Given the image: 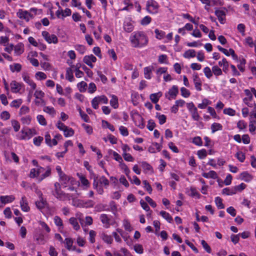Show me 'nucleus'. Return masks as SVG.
<instances>
[{"mask_svg":"<svg viewBox=\"0 0 256 256\" xmlns=\"http://www.w3.org/2000/svg\"><path fill=\"white\" fill-rule=\"evenodd\" d=\"M83 61L85 64L86 63V61L88 62H95L96 61V58L92 54H90V56H85L84 58Z\"/></svg>","mask_w":256,"mask_h":256,"instance_id":"obj_29","label":"nucleus"},{"mask_svg":"<svg viewBox=\"0 0 256 256\" xmlns=\"http://www.w3.org/2000/svg\"><path fill=\"white\" fill-rule=\"evenodd\" d=\"M135 124L140 128H143L144 127L143 118L140 114H137L135 118Z\"/></svg>","mask_w":256,"mask_h":256,"instance_id":"obj_12","label":"nucleus"},{"mask_svg":"<svg viewBox=\"0 0 256 256\" xmlns=\"http://www.w3.org/2000/svg\"><path fill=\"white\" fill-rule=\"evenodd\" d=\"M100 220L105 228H108L110 227L111 220L107 214H102L100 216Z\"/></svg>","mask_w":256,"mask_h":256,"instance_id":"obj_7","label":"nucleus"},{"mask_svg":"<svg viewBox=\"0 0 256 256\" xmlns=\"http://www.w3.org/2000/svg\"><path fill=\"white\" fill-rule=\"evenodd\" d=\"M66 244V248L70 250L73 244V240L70 238H66L65 239Z\"/></svg>","mask_w":256,"mask_h":256,"instance_id":"obj_47","label":"nucleus"},{"mask_svg":"<svg viewBox=\"0 0 256 256\" xmlns=\"http://www.w3.org/2000/svg\"><path fill=\"white\" fill-rule=\"evenodd\" d=\"M201 244L202 246L204 248L206 251L207 252L210 254L212 252V250L209 245L204 240H201Z\"/></svg>","mask_w":256,"mask_h":256,"instance_id":"obj_49","label":"nucleus"},{"mask_svg":"<svg viewBox=\"0 0 256 256\" xmlns=\"http://www.w3.org/2000/svg\"><path fill=\"white\" fill-rule=\"evenodd\" d=\"M38 195H39V197H40V201L36 202V207L38 209L42 210L45 207V206L46 204V200H44V198L42 196V194L41 192H38Z\"/></svg>","mask_w":256,"mask_h":256,"instance_id":"obj_8","label":"nucleus"},{"mask_svg":"<svg viewBox=\"0 0 256 256\" xmlns=\"http://www.w3.org/2000/svg\"><path fill=\"white\" fill-rule=\"evenodd\" d=\"M246 44H248L250 47L252 48L256 44L254 42L252 37L248 36L245 40Z\"/></svg>","mask_w":256,"mask_h":256,"instance_id":"obj_60","label":"nucleus"},{"mask_svg":"<svg viewBox=\"0 0 256 256\" xmlns=\"http://www.w3.org/2000/svg\"><path fill=\"white\" fill-rule=\"evenodd\" d=\"M70 223L72 226L73 228L76 230H78L80 229V226L78 224V220L76 218L72 217L69 219Z\"/></svg>","mask_w":256,"mask_h":256,"instance_id":"obj_23","label":"nucleus"},{"mask_svg":"<svg viewBox=\"0 0 256 256\" xmlns=\"http://www.w3.org/2000/svg\"><path fill=\"white\" fill-rule=\"evenodd\" d=\"M134 250L138 254H142L144 252V249L142 245L140 244H136L134 246Z\"/></svg>","mask_w":256,"mask_h":256,"instance_id":"obj_56","label":"nucleus"},{"mask_svg":"<svg viewBox=\"0 0 256 256\" xmlns=\"http://www.w3.org/2000/svg\"><path fill=\"white\" fill-rule=\"evenodd\" d=\"M204 72L206 76L208 78H210L212 76V72L210 68L208 66L206 67L204 69Z\"/></svg>","mask_w":256,"mask_h":256,"instance_id":"obj_46","label":"nucleus"},{"mask_svg":"<svg viewBox=\"0 0 256 256\" xmlns=\"http://www.w3.org/2000/svg\"><path fill=\"white\" fill-rule=\"evenodd\" d=\"M183 56L187 58H194L196 56V51L194 50H188L185 52Z\"/></svg>","mask_w":256,"mask_h":256,"instance_id":"obj_25","label":"nucleus"},{"mask_svg":"<svg viewBox=\"0 0 256 256\" xmlns=\"http://www.w3.org/2000/svg\"><path fill=\"white\" fill-rule=\"evenodd\" d=\"M44 111L50 114L54 115L56 114V110L54 108L50 106H44Z\"/></svg>","mask_w":256,"mask_h":256,"instance_id":"obj_44","label":"nucleus"},{"mask_svg":"<svg viewBox=\"0 0 256 256\" xmlns=\"http://www.w3.org/2000/svg\"><path fill=\"white\" fill-rule=\"evenodd\" d=\"M215 202H216V206H218V208H219V209L224 208V206L222 202V199L220 198L218 196L216 197L215 198Z\"/></svg>","mask_w":256,"mask_h":256,"instance_id":"obj_39","label":"nucleus"},{"mask_svg":"<svg viewBox=\"0 0 256 256\" xmlns=\"http://www.w3.org/2000/svg\"><path fill=\"white\" fill-rule=\"evenodd\" d=\"M180 92L182 96L184 98H188L190 96V91L184 87L180 88Z\"/></svg>","mask_w":256,"mask_h":256,"instance_id":"obj_58","label":"nucleus"},{"mask_svg":"<svg viewBox=\"0 0 256 256\" xmlns=\"http://www.w3.org/2000/svg\"><path fill=\"white\" fill-rule=\"evenodd\" d=\"M144 184V187L146 189V190L150 194L152 192V189L150 184L146 180H144L142 182Z\"/></svg>","mask_w":256,"mask_h":256,"instance_id":"obj_61","label":"nucleus"},{"mask_svg":"<svg viewBox=\"0 0 256 256\" xmlns=\"http://www.w3.org/2000/svg\"><path fill=\"white\" fill-rule=\"evenodd\" d=\"M10 113L7 111H4L0 114V118L4 120L10 119Z\"/></svg>","mask_w":256,"mask_h":256,"instance_id":"obj_63","label":"nucleus"},{"mask_svg":"<svg viewBox=\"0 0 256 256\" xmlns=\"http://www.w3.org/2000/svg\"><path fill=\"white\" fill-rule=\"evenodd\" d=\"M160 214L168 222L170 223L172 221V217L168 212L162 210L160 212Z\"/></svg>","mask_w":256,"mask_h":256,"instance_id":"obj_33","label":"nucleus"},{"mask_svg":"<svg viewBox=\"0 0 256 256\" xmlns=\"http://www.w3.org/2000/svg\"><path fill=\"white\" fill-rule=\"evenodd\" d=\"M110 104L114 108H116L118 106V99L115 96H112L110 100Z\"/></svg>","mask_w":256,"mask_h":256,"instance_id":"obj_31","label":"nucleus"},{"mask_svg":"<svg viewBox=\"0 0 256 256\" xmlns=\"http://www.w3.org/2000/svg\"><path fill=\"white\" fill-rule=\"evenodd\" d=\"M80 204H82V206L86 208H92L94 204V202L92 200H88L85 202L82 201Z\"/></svg>","mask_w":256,"mask_h":256,"instance_id":"obj_41","label":"nucleus"},{"mask_svg":"<svg viewBox=\"0 0 256 256\" xmlns=\"http://www.w3.org/2000/svg\"><path fill=\"white\" fill-rule=\"evenodd\" d=\"M64 132L66 137L71 136L74 134V130L72 128H68V126L64 130Z\"/></svg>","mask_w":256,"mask_h":256,"instance_id":"obj_42","label":"nucleus"},{"mask_svg":"<svg viewBox=\"0 0 256 256\" xmlns=\"http://www.w3.org/2000/svg\"><path fill=\"white\" fill-rule=\"evenodd\" d=\"M244 92H245V94H246V96H247V97H246L243 99V102H250L253 98V96H252V94L251 93L250 91V90L246 89V90H244Z\"/></svg>","mask_w":256,"mask_h":256,"instance_id":"obj_30","label":"nucleus"},{"mask_svg":"<svg viewBox=\"0 0 256 256\" xmlns=\"http://www.w3.org/2000/svg\"><path fill=\"white\" fill-rule=\"evenodd\" d=\"M37 120L39 124L42 126H46L47 124L46 120L42 115H38L37 116Z\"/></svg>","mask_w":256,"mask_h":256,"instance_id":"obj_52","label":"nucleus"},{"mask_svg":"<svg viewBox=\"0 0 256 256\" xmlns=\"http://www.w3.org/2000/svg\"><path fill=\"white\" fill-rule=\"evenodd\" d=\"M75 48L80 54H84L86 51V48L83 45L78 44L75 46Z\"/></svg>","mask_w":256,"mask_h":256,"instance_id":"obj_62","label":"nucleus"},{"mask_svg":"<svg viewBox=\"0 0 256 256\" xmlns=\"http://www.w3.org/2000/svg\"><path fill=\"white\" fill-rule=\"evenodd\" d=\"M120 166L121 169L123 170L124 172V173L126 175V176L128 177V179L130 180H132L130 176H129V174L130 173V170H129L127 166L122 162H120Z\"/></svg>","mask_w":256,"mask_h":256,"instance_id":"obj_24","label":"nucleus"},{"mask_svg":"<svg viewBox=\"0 0 256 256\" xmlns=\"http://www.w3.org/2000/svg\"><path fill=\"white\" fill-rule=\"evenodd\" d=\"M156 118L158 119L160 124H162L166 122V116L164 114H160L159 113L156 114Z\"/></svg>","mask_w":256,"mask_h":256,"instance_id":"obj_38","label":"nucleus"},{"mask_svg":"<svg viewBox=\"0 0 256 256\" xmlns=\"http://www.w3.org/2000/svg\"><path fill=\"white\" fill-rule=\"evenodd\" d=\"M100 238L106 243L111 244L112 242L113 239L111 236H108L104 232L100 234Z\"/></svg>","mask_w":256,"mask_h":256,"instance_id":"obj_17","label":"nucleus"},{"mask_svg":"<svg viewBox=\"0 0 256 256\" xmlns=\"http://www.w3.org/2000/svg\"><path fill=\"white\" fill-rule=\"evenodd\" d=\"M22 78L24 82L32 87V90L36 88V84L30 78V76L24 73L22 74Z\"/></svg>","mask_w":256,"mask_h":256,"instance_id":"obj_9","label":"nucleus"},{"mask_svg":"<svg viewBox=\"0 0 256 256\" xmlns=\"http://www.w3.org/2000/svg\"><path fill=\"white\" fill-rule=\"evenodd\" d=\"M198 158L200 159L205 158L207 156V152L205 149H202L198 151L197 152Z\"/></svg>","mask_w":256,"mask_h":256,"instance_id":"obj_48","label":"nucleus"},{"mask_svg":"<svg viewBox=\"0 0 256 256\" xmlns=\"http://www.w3.org/2000/svg\"><path fill=\"white\" fill-rule=\"evenodd\" d=\"M11 90L12 92L17 93L20 92L22 88V84L15 80L12 81L10 83Z\"/></svg>","mask_w":256,"mask_h":256,"instance_id":"obj_10","label":"nucleus"},{"mask_svg":"<svg viewBox=\"0 0 256 256\" xmlns=\"http://www.w3.org/2000/svg\"><path fill=\"white\" fill-rule=\"evenodd\" d=\"M159 5L154 0H148L146 2V10L151 14H156L158 12Z\"/></svg>","mask_w":256,"mask_h":256,"instance_id":"obj_3","label":"nucleus"},{"mask_svg":"<svg viewBox=\"0 0 256 256\" xmlns=\"http://www.w3.org/2000/svg\"><path fill=\"white\" fill-rule=\"evenodd\" d=\"M44 96V94L42 90H36L34 94V96L36 97V98L40 99V102L42 105H45L46 104L44 100L42 98Z\"/></svg>","mask_w":256,"mask_h":256,"instance_id":"obj_16","label":"nucleus"},{"mask_svg":"<svg viewBox=\"0 0 256 256\" xmlns=\"http://www.w3.org/2000/svg\"><path fill=\"white\" fill-rule=\"evenodd\" d=\"M21 132L22 136H20V139L25 140L26 138H30L34 134H36V130L32 129H27L26 130H22Z\"/></svg>","mask_w":256,"mask_h":256,"instance_id":"obj_4","label":"nucleus"},{"mask_svg":"<svg viewBox=\"0 0 256 256\" xmlns=\"http://www.w3.org/2000/svg\"><path fill=\"white\" fill-rule=\"evenodd\" d=\"M20 205L22 210L24 212H28L30 210V207L28 206L27 200L25 196H22L20 202Z\"/></svg>","mask_w":256,"mask_h":256,"instance_id":"obj_13","label":"nucleus"},{"mask_svg":"<svg viewBox=\"0 0 256 256\" xmlns=\"http://www.w3.org/2000/svg\"><path fill=\"white\" fill-rule=\"evenodd\" d=\"M215 14L217 16L221 24H224L226 20L225 11L222 10H216L215 11Z\"/></svg>","mask_w":256,"mask_h":256,"instance_id":"obj_6","label":"nucleus"},{"mask_svg":"<svg viewBox=\"0 0 256 256\" xmlns=\"http://www.w3.org/2000/svg\"><path fill=\"white\" fill-rule=\"evenodd\" d=\"M66 78L70 82L74 80V78L71 68H66Z\"/></svg>","mask_w":256,"mask_h":256,"instance_id":"obj_26","label":"nucleus"},{"mask_svg":"<svg viewBox=\"0 0 256 256\" xmlns=\"http://www.w3.org/2000/svg\"><path fill=\"white\" fill-rule=\"evenodd\" d=\"M17 16L20 18H22L26 20H28V16H31V14L29 13L28 11H23L22 10L20 9L17 12Z\"/></svg>","mask_w":256,"mask_h":256,"instance_id":"obj_11","label":"nucleus"},{"mask_svg":"<svg viewBox=\"0 0 256 256\" xmlns=\"http://www.w3.org/2000/svg\"><path fill=\"white\" fill-rule=\"evenodd\" d=\"M124 226L125 230L128 231L130 232L132 230L130 222L126 220H124Z\"/></svg>","mask_w":256,"mask_h":256,"instance_id":"obj_64","label":"nucleus"},{"mask_svg":"<svg viewBox=\"0 0 256 256\" xmlns=\"http://www.w3.org/2000/svg\"><path fill=\"white\" fill-rule=\"evenodd\" d=\"M54 222L56 226L59 227V229L63 228V222L61 218L58 216L54 217Z\"/></svg>","mask_w":256,"mask_h":256,"instance_id":"obj_28","label":"nucleus"},{"mask_svg":"<svg viewBox=\"0 0 256 256\" xmlns=\"http://www.w3.org/2000/svg\"><path fill=\"white\" fill-rule=\"evenodd\" d=\"M21 122L24 124H29L30 123L32 118L30 116H26L21 118Z\"/></svg>","mask_w":256,"mask_h":256,"instance_id":"obj_45","label":"nucleus"},{"mask_svg":"<svg viewBox=\"0 0 256 256\" xmlns=\"http://www.w3.org/2000/svg\"><path fill=\"white\" fill-rule=\"evenodd\" d=\"M212 73L215 76H218L222 74V70L217 66H214L212 68Z\"/></svg>","mask_w":256,"mask_h":256,"instance_id":"obj_40","label":"nucleus"},{"mask_svg":"<svg viewBox=\"0 0 256 256\" xmlns=\"http://www.w3.org/2000/svg\"><path fill=\"white\" fill-rule=\"evenodd\" d=\"M98 181L101 184H103L105 186H108L109 185L108 180L104 176H101Z\"/></svg>","mask_w":256,"mask_h":256,"instance_id":"obj_54","label":"nucleus"},{"mask_svg":"<svg viewBox=\"0 0 256 256\" xmlns=\"http://www.w3.org/2000/svg\"><path fill=\"white\" fill-rule=\"evenodd\" d=\"M34 239L38 244H44V236L42 234H36L34 236Z\"/></svg>","mask_w":256,"mask_h":256,"instance_id":"obj_35","label":"nucleus"},{"mask_svg":"<svg viewBox=\"0 0 256 256\" xmlns=\"http://www.w3.org/2000/svg\"><path fill=\"white\" fill-rule=\"evenodd\" d=\"M240 178L242 180L248 182L252 180V176L247 172H244L240 174Z\"/></svg>","mask_w":256,"mask_h":256,"instance_id":"obj_21","label":"nucleus"},{"mask_svg":"<svg viewBox=\"0 0 256 256\" xmlns=\"http://www.w3.org/2000/svg\"><path fill=\"white\" fill-rule=\"evenodd\" d=\"M77 86L80 92H84L86 90L88 86L86 82L82 81L79 82L77 84Z\"/></svg>","mask_w":256,"mask_h":256,"instance_id":"obj_37","label":"nucleus"},{"mask_svg":"<svg viewBox=\"0 0 256 256\" xmlns=\"http://www.w3.org/2000/svg\"><path fill=\"white\" fill-rule=\"evenodd\" d=\"M22 104V100L21 99H18V100H13L11 102L10 105L12 107H14V108H18L20 107V106Z\"/></svg>","mask_w":256,"mask_h":256,"instance_id":"obj_55","label":"nucleus"},{"mask_svg":"<svg viewBox=\"0 0 256 256\" xmlns=\"http://www.w3.org/2000/svg\"><path fill=\"white\" fill-rule=\"evenodd\" d=\"M29 111H30V108L28 106H23L21 107V108L20 110L19 114L20 115L26 114H28L29 112Z\"/></svg>","mask_w":256,"mask_h":256,"instance_id":"obj_59","label":"nucleus"},{"mask_svg":"<svg viewBox=\"0 0 256 256\" xmlns=\"http://www.w3.org/2000/svg\"><path fill=\"white\" fill-rule=\"evenodd\" d=\"M148 39L142 32H136L131 39V42L134 46H142L148 44Z\"/></svg>","mask_w":256,"mask_h":256,"instance_id":"obj_1","label":"nucleus"},{"mask_svg":"<svg viewBox=\"0 0 256 256\" xmlns=\"http://www.w3.org/2000/svg\"><path fill=\"white\" fill-rule=\"evenodd\" d=\"M178 92V88L176 86H173L169 90L168 92V94L172 96V98H175Z\"/></svg>","mask_w":256,"mask_h":256,"instance_id":"obj_20","label":"nucleus"},{"mask_svg":"<svg viewBox=\"0 0 256 256\" xmlns=\"http://www.w3.org/2000/svg\"><path fill=\"white\" fill-rule=\"evenodd\" d=\"M236 157L238 159V160L240 162H243L245 158V154L244 153H243L242 152H238L236 155Z\"/></svg>","mask_w":256,"mask_h":256,"instance_id":"obj_51","label":"nucleus"},{"mask_svg":"<svg viewBox=\"0 0 256 256\" xmlns=\"http://www.w3.org/2000/svg\"><path fill=\"white\" fill-rule=\"evenodd\" d=\"M54 195L58 199L62 200H64L67 198H69V194L64 192L60 187V184L58 182H56L54 184Z\"/></svg>","mask_w":256,"mask_h":256,"instance_id":"obj_2","label":"nucleus"},{"mask_svg":"<svg viewBox=\"0 0 256 256\" xmlns=\"http://www.w3.org/2000/svg\"><path fill=\"white\" fill-rule=\"evenodd\" d=\"M224 113L230 116H234L236 114V111L231 108H224Z\"/></svg>","mask_w":256,"mask_h":256,"instance_id":"obj_57","label":"nucleus"},{"mask_svg":"<svg viewBox=\"0 0 256 256\" xmlns=\"http://www.w3.org/2000/svg\"><path fill=\"white\" fill-rule=\"evenodd\" d=\"M11 122L14 130L16 132H18L20 129V124L16 120H13Z\"/></svg>","mask_w":256,"mask_h":256,"instance_id":"obj_43","label":"nucleus"},{"mask_svg":"<svg viewBox=\"0 0 256 256\" xmlns=\"http://www.w3.org/2000/svg\"><path fill=\"white\" fill-rule=\"evenodd\" d=\"M162 96V93L158 92L157 93L152 94L150 95V99L151 101L154 103L156 104L159 100L160 98Z\"/></svg>","mask_w":256,"mask_h":256,"instance_id":"obj_18","label":"nucleus"},{"mask_svg":"<svg viewBox=\"0 0 256 256\" xmlns=\"http://www.w3.org/2000/svg\"><path fill=\"white\" fill-rule=\"evenodd\" d=\"M256 124V121L250 120L249 124V130L251 133H253L255 132L256 130V126L255 124Z\"/></svg>","mask_w":256,"mask_h":256,"instance_id":"obj_53","label":"nucleus"},{"mask_svg":"<svg viewBox=\"0 0 256 256\" xmlns=\"http://www.w3.org/2000/svg\"><path fill=\"white\" fill-rule=\"evenodd\" d=\"M0 200L2 204H6L11 202L14 200V198L12 196H1Z\"/></svg>","mask_w":256,"mask_h":256,"instance_id":"obj_19","label":"nucleus"},{"mask_svg":"<svg viewBox=\"0 0 256 256\" xmlns=\"http://www.w3.org/2000/svg\"><path fill=\"white\" fill-rule=\"evenodd\" d=\"M154 68L153 66H149L144 68V78L148 80H150L151 78V74L152 70H154Z\"/></svg>","mask_w":256,"mask_h":256,"instance_id":"obj_15","label":"nucleus"},{"mask_svg":"<svg viewBox=\"0 0 256 256\" xmlns=\"http://www.w3.org/2000/svg\"><path fill=\"white\" fill-rule=\"evenodd\" d=\"M51 174V169L50 167L47 168V170L46 172L42 174L38 178V181L41 182L42 180L44 178H45L46 177L49 176Z\"/></svg>","mask_w":256,"mask_h":256,"instance_id":"obj_36","label":"nucleus"},{"mask_svg":"<svg viewBox=\"0 0 256 256\" xmlns=\"http://www.w3.org/2000/svg\"><path fill=\"white\" fill-rule=\"evenodd\" d=\"M10 70L12 72H20L22 70V66L20 64H14L13 65H10Z\"/></svg>","mask_w":256,"mask_h":256,"instance_id":"obj_34","label":"nucleus"},{"mask_svg":"<svg viewBox=\"0 0 256 256\" xmlns=\"http://www.w3.org/2000/svg\"><path fill=\"white\" fill-rule=\"evenodd\" d=\"M60 180L61 184L64 187H66L69 182L72 184L73 182L74 181L72 177L68 176L66 174H64L60 177Z\"/></svg>","mask_w":256,"mask_h":256,"instance_id":"obj_5","label":"nucleus"},{"mask_svg":"<svg viewBox=\"0 0 256 256\" xmlns=\"http://www.w3.org/2000/svg\"><path fill=\"white\" fill-rule=\"evenodd\" d=\"M192 118L193 119L195 120H198L200 118V116L198 112V110L196 108H194V110H192L191 112Z\"/></svg>","mask_w":256,"mask_h":256,"instance_id":"obj_50","label":"nucleus"},{"mask_svg":"<svg viewBox=\"0 0 256 256\" xmlns=\"http://www.w3.org/2000/svg\"><path fill=\"white\" fill-rule=\"evenodd\" d=\"M14 52L17 55H20L24 52V46L19 44L14 47Z\"/></svg>","mask_w":256,"mask_h":256,"instance_id":"obj_32","label":"nucleus"},{"mask_svg":"<svg viewBox=\"0 0 256 256\" xmlns=\"http://www.w3.org/2000/svg\"><path fill=\"white\" fill-rule=\"evenodd\" d=\"M222 125L219 123L214 122V123L212 124L211 126V130H212V133H214L218 130H222Z\"/></svg>","mask_w":256,"mask_h":256,"instance_id":"obj_27","label":"nucleus"},{"mask_svg":"<svg viewBox=\"0 0 256 256\" xmlns=\"http://www.w3.org/2000/svg\"><path fill=\"white\" fill-rule=\"evenodd\" d=\"M202 176L206 178H212L216 179L218 178L217 174L214 170H210L208 172H204Z\"/></svg>","mask_w":256,"mask_h":256,"instance_id":"obj_22","label":"nucleus"},{"mask_svg":"<svg viewBox=\"0 0 256 256\" xmlns=\"http://www.w3.org/2000/svg\"><path fill=\"white\" fill-rule=\"evenodd\" d=\"M44 170V168L42 167H40L38 170H36L35 168H32L30 170V176L31 178H34L36 176H39V174L42 173Z\"/></svg>","mask_w":256,"mask_h":256,"instance_id":"obj_14","label":"nucleus"}]
</instances>
